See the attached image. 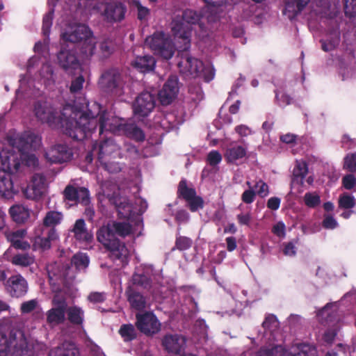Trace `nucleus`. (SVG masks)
Instances as JSON below:
<instances>
[{"instance_id": "f8f14e48", "label": "nucleus", "mask_w": 356, "mask_h": 356, "mask_svg": "<svg viewBox=\"0 0 356 356\" xmlns=\"http://www.w3.org/2000/svg\"><path fill=\"white\" fill-rule=\"evenodd\" d=\"M73 152L70 147L64 144H56L47 150L44 157L51 163H63L72 159Z\"/></svg>"}, {"instance_id": "4be33fe9", "label": "nucleus", "mask_w": 356, "mask_h": 356, "mask_svg": "<svg viewBox=\"0 0 356 356\" xmlns=\"http://www.w3.org/2000/svg\"><path fill=\"white\" fill-rule=\"evenodd\" d=\"M71 232H73L76 240L79 242L90 243L93 239L92 234L88 230L85 220L82 218L75 221Z\"/></svg>"}, {"instance_id": "864d4df0", "label": "nucleus", "mask_w": 356, "mask_h": 356, "mask_svg": "<svg viewBox=\"0 0 356 356\" xmlns=\"http://www.w3.org/2000/svg\"><path fill=\"white\" fill-rule=\"evenodd\" d=\"M202 70L200 72V76H202L206 82L211 81L215 76V69L211 65H204L202 63Z\"/></svg>"}, {"instance_id": "09e8293b", "label": "nucleus", "mask_w": 356, "mask_h": 356, "mask_svg": "<svg viewBox=\"0 0 356 356\" xmlns=\"http://www.w3.org/2000/svg\"><path fill=\"white\" fill-rule=\"evenodd\" d=\"M343 168L352 173L356 172V152L346 155L343 159Z\"/></svg>"}, {"instance_id": "b1692460", "label": "nucleus", "mask_w": 356, "mask_h": 356, "mask_svg": "<svg viewBox=\"0 0 356 356\" xmlns=\"http://www.w3.org/2000/svg\"><path fill=\"white\" fill-rule=\"evenodd\" d=\"M57 57L60 66L65 70L69 69L76 70L79 66L75 54L71 51L61 49Z\"/></svg>"}, {"instance_id": "ea45409f", "label": "nucleus", "mask_w": 356, "mask_h": 356, "mask_svg": "<svg viewBox=\"0 0 356 356\" xmlns=\"http://www.w3.org/2000/svg\"><path fill=\"white\" fill-rule=\"evenodd\" d=\"M90 259L86 253L79 252L74 254L71 264L76 270H85L89 265Z\"/></svg>"}, {"instance_id": "de8ad7c7", "label": "nucleus", "mask_w": 356, "mask_h": 356, "mask_svg": "<svg viewBox=\"0 0 356 356\" xmlns=\"http://www.w3.org/2000/svg\"><path fill=\"white\" fill-rule=\"evenodd\" d=\"M54 8H51L47 13L44 15L42 19V34L45 37H49L50 34L51 27L52 26V21L54 18Z\"/></svg>"}, {"instance_id": "774afa93", "label": "nucleus", "mask_w": 356, "mask_h": 356, "mask_svg": "<svg viewBox=\"0 0 356 356\" xmlns=\"http://www.w3.org/2000/svg\"><path fill=\"white\" fill-rule=\"evenodd\" d=\"M339 38H337L336 41L330 40L327 42L324 40H321L320 42L321 43L322 49L325 52H328L335 49L337 45L339 44Z\"/></svg>"}, {"instance_id": "39448f33", "label": "nucleus", "mask_w": 356, "mask_h": 356, "mask_svg": "<svg viewBox=\"0 0 356 356\" xmlns=\"http://www.w3.org/2000/svg\"><path fill=\"white\" fill-rule=\"evenodd\" d=\"M20 159L17 154L11 152H0V197L5 199L13 197L18 192L13 184L12 174L17 172L20 166Z\"/></svg>"}, {"instance_id": "cd10ccee", "label": "nucleus", "mask_w": 356, "mask_h": 356, "mask_svg": "<svg viewBox=\"0 0 356 356\" xmlns=\"http://www.w3.org/2000/svg\"><path fill=\"white\" fill-rule=\"evenodd\" d=\"M127 300L132 309L137 311H143L146 307V299L140 293L129 288L126 291Z\"/></svg>"}, {"instance_id": "c85d7f7f", "label": "nucleus", "mask_w": 356, "mask_h": 356, "mask_svg": "<svg viewBox=\"0 0 356 356\" xmlns=\"http://www.w3.org/2000/svg\"><path fill=\"white\" fill-rule=\"evenodd\" d=\"M122 133L136 142H143L145 139L144 131L134 123H125Z\"/></svg>"}, {"instance_id": "5701e85b", "label": "nucleus", "mask_w": 356, "mask_h": 356, "mask_svg": "<svg viewBox=\"0 0 356 356\" xmlns=\"http://www.w3.org/2000/svg\"><path fill=\"white\" fill-rule=\"evenodd\" d=\"M49 356H80V351L74 343L64 341L60 346L51 349Z\"/></svg>"}, {"instance_id": "603ef678", "label": "nucleus", "mask_w": 356, "mask_h": 356, "mask_svg": "<svg viewBox=\"0 0 356 356\" xmlns=\"http://www.w3.org/2000/svg\"><path fill=\"white\" fill-rule=\"evenodd\" d=\"M95 43L92 42L90 39H88L86 41H84L81 48V53L83 54L84 58H89L95 54Z\"/></svg>"}, {"instance_id": "1a4fd4ad", "label": "nucleus", "mask_w": 356, "mask_h": 356, "mask_svg": "<svg viewBox=\"0 0 356 356\" xmlns=\"http://www.w3.org/2000/svg\"><path fill=\"white\" fill-rule=\"evenodd\" d=\"M101 15L109 24L122 22L127 13V6L118 0H108L102 3Z\"/></svg>"}, {"instance_id": "0e129e2a", "label": "nucleus", "mask_w": 356, "mask_h": 356, "mask_svg": "<svg viewBox=\"0 0 356 356\" xmlns=\"http://www.w3.org/2000/svg\"><path fill=\"white\" fill-rule=\"evenodd\" d=\"M222 160L221 154L216 150L211 151L207 156V161L210 165L215 166Z\"/></svg>"}, {"instance_id": "20e7f679", "label": "nucleus", "mask_w": 356, "mask_h": 356, "mask_svg": "<svg viewBox=\"0 0 356 356\" xmlns=\"http://www.w3.org/2000/svg\"><path fill=\"white\" fill-rule=\"evenodd\" d=\"M33 347L23 331L11 327L8 334L0 332V356H33Z\"/></svg>"}, {"instance_id": "2eb2a0df", "label": "nucleus", "mask_w": 356, "mask_h": 356, "mask_svg": "<svg viewBox=\"0 0 356 356\" xmlns=\"http://www.w3.org/2000/svg\"><path fill=\"white\" fill-rule=\"evenodd\" d=\"M125 123L123 120L115 116L108 117V113L104 111L99 118V134L102 135L105 131H110L113 134L122 132Z\"/></svg>"}, {"instance_id": "bf43d9fd", "label": "nucleus", "mask_w": 356, "mask_h": 356, "mask_svg": "<svg viewBox=\"0 0 356 356\" xmlns=\"http://www.w3.org/2000/svg\"><path fill=\"white\" fill-rule=\"evenodd\" d=\"M338 333L337 327H332L325 330L323 336V340L327 344H331L334 341Z\"/></svg>"}, {"instance_id": "37998d69", "label": "nucleus", "mask_w": 356, "mask_h": 356, "mask_svg": "<svg viewBox=\"0 0 356 356\" xmlns=\"http://www.w3.org/2000/svg\"><path fill=\"white\" fill-rule=\"evenodd\" d=\"M34 263V257L28 253L17 254L12 257V264L15 266L27 267Z\"/></svg>"}, {"instance_id": "a878e982", "label": "nucleus", "mask_w": 356, "mask_h": 356, "mask_svg": "<svg viewBox=\"0 0 356 356\" xmlns=\"http://www.w3.org/2000/svg\"><path fill=\"white\" fill-rule=\"evenodd\" d=\"M43 233L44 236L35 237L34 245L44 250L51 248V243L58 238V234L55 228L44 229Z\"/></svg>"}, {"instance_id": "a18cd8bd", "label": "nucleus", "mask_w": 356, "mask_h": 356, "mask_svg": "<svg viewBox=\"0 0 356 356\" xmlns=\"http://www.w3.org/2000/svg\"><path fill=\"white\" fill-rule=\"evenodd\" d=\"M287 352L282 346H276L272 348H262L258 356H286Z\"/></svg>"}, {"instance_id": "9d476101", "label": "nucleus", "mask_w": 356, "mask_h": 356, "mask_svg": "<svg viewBox=\"0 0 356 356\" xmlns=\"http://www.w3.org/2000/svg\"><path fill=\"white\" fill-rule=\"evenodd\" d=\"M136 319L137 329L147 336H152L161 330V323L152 312L136 314Z\"/></svg>"}, {"instance_id": "79ce46f5", "label": "nucleus", "mask_w": 356, "mask_h": 356, "mask_svg": "<svg viewBox=\"0 0 356 356\" xmlns=\"http://www.w3.org/2000/svg\"><path fill=\"white\" fill-rule=\"evenodd\" d=\"M193 244V240L185 236L177 234L175 242V246L172 248V251L178 250L183 252L189 250Z\"/></svg>"}, {"instance_id": "6e6552de", "label": "nucleus", "mask_w": 356, "mask_h": 356, "mask_svg": "<svg viewBox=\"0 0 356 356\" xmlns=\"http://www.w3.org/2000/svg\"><path fill=\"white\" fill-rule=\"evenodd\" d=\"M145 42L156 55L165 60L170 59L175 51V44L172 40L163 32H156L151 37L146 38Z\"/></svg>"}, {"instance_id": "c9c22d12", "label": "nucleus", "mask_w": 356, "mask_h": 356, "mask_svg": "<svg viewBox=\"0 0 356 356\" xmlns=\"http://www.w3.org/2000/svg\"><path fill=\"white\" fill-rule=\"evenodd\" d=\"M117 45L114 40L103 39L99 44V53L102 58H107L116 50Z\"/></svg>"}, {"instance_id": "e433bc0d", "label": "nucleus", "mask_w": 356, "mask_h": 356, "mask_svg": "<svg viewBox=\"0 0 356 356\" xmlns=\"http://www.w3.org/2000/svg\"><path fill=\"white\" fill-rule=\"evenodd\" d=\"M63 214L61 212L56 211H48L43 218V225L44 229L54 228L55 226L59 225L63 220Z\"/></svg>"}, {"instance_id": "f3484780", "label": "nucleus", "mask_w": 356, "mask_h": 356, "mask_svg": "<svg viewBox=\"0 0 356 356\" xmlns=\"http://www.w3.org/2000/svg\"><path fill=\"white\" fill-rule=\"evenodd\" d=\"M65 200L74 202L76 204L79 203L83 206H88L90 204V192L85 187H74L68 185L63 191Z\"/></svg>"}, {"instance_id": "423d86ee", "label": "nucleus", "mask_w": 356, "mask_h": 356, "mask_svg": "<svg viewBox=\"0 0 356 356\" xmlns=\"http://www.w3.org/2000/svg\"><path fill=\"white\" fill-rule=\"evenodd\" d=\"M8 143L13 147H15L21 154L20 159H26L29 165H35L38 159L35 154L30 152L35 151L41 145V138L36 134L30 131H24L16 136H8Z\"/></svg>"}, {"instance_id": "a211bd4d", "label": "nucleus", "mask_w": 356, "mask_h": 356, "mask_svg": "<svg viewBox=\"0 0 356 356\" xmlns=\"http://www.w3.org/2000/svg\"><path fill=\"white\" fill-rule=\"evenodd\" d=\"M92 32L88 26L78 24L70 32H65L62 34V38L65 41L72 43H78L90 39Z\"/></svg>"}, {"instance_id": "4d7b16f0", "label": "nucleus", "mask_w": 356, "mask_h": 356, "mask_svg": "<svg viewBox=\"0 0 356 356\" xmlns=\"http://www.w3.org/2000/svg\"><path fill=\"white\" fill-rule=\"evenodd\" d=\"M85 82V79L83 75H79L73 79L70 86V91L71 93L74 94L81 91L83 88V85Z\"/></svg>"}, {"instance_id": "412c9836", "label": "nucleus", "mask_w": 356, "mask_h": 356, "mask_svg": "<svg viewBox=\"0 0 356 356\" xmlns=\"http://www.w3.org/2000/svg\"><path fill=\"white\" fill-rule=\"evenodd\" d=\"M202 18V15L193 10L186 9L183 12L182 19L181 20H174L173 26L172 27V31L173 32V28L177 24L181 23L184 26H188L190 29V37L191 36L192 24H198L200 27L202 29V23L201 19Z\"/></svg>"}, {"instance_id": "393cba45", "label": "nucleus", "mask_w": 356, "mask_h": 356, "mask_svg": "<svg viewBox=\"0 0 356 356\" xmlns=\"http://www.w3.org/2000/svg\"><path fill=\"white\" fill-rule=\"evenodd\" d=\"M310 0H288L285 3L284 14L290 19L295 18L305 8Z\"/></svg>"}, {"instance_id": "c756f323", "label": "nucleus", "mask_w": 356, "mask_h": 356, "mask_svg": "<svg viewBox=\"0 0 356 356\" xmlns=\"http://www.w3.org/2000/svg\"><path fill=\"white\" fill-rule=\"evenodd\" d=\"M308 173V167L305 162L296 161L293 170L292 184L302 186L304 179Z\"/></svg>"}, {"instance_id": "69168bd1", "label": "nucleus", "mask_w": 356, "mask_h": 356, "mask_svg": "<svg viewBox=\"0 0 356 356\" xmlns=\"http://www.w3.org/2000/svg\"><path fill=\"white\" fill-rule=\"evenodd\" d=\"M275 99L279 102L281 106L289 105L292 102V98L286 93H280L277 91L275 92Z\"/></svg>"}, {"instance_id": "6e6d98bb", "label": "nucleus", "mask_w": 356, "mask_h": 356, "mask_svg": "<svg viewBox=\"0 0 356 356\" xmlns=\"http://www.w3.org/2000/svg\"><path fill=\"white\" fill-rule=\"evenodd\" d=\"M187 202L188 208L192 212H195L198 209H202L204 207L203 199L200 196H197L196 195Z\"/></svg>"}, {"instance_id": "13d9d810", "label": "nucleus", "mask_w": 356, "mask_h": 356, "mask_svg": "<svg viewBox=\"0 0 356 356\" xmlns=\"http://www.w3.org/2000/svg\"><path fill=\"white\" fill-rule=\"evenodd\" d=\"M254 188H258L256 193L261 197H265L269 193V187L268 184L261 179H259L256 182Z\"/></svg>"}, {"instance_id": "338daca9", "label": "nucleus", "mask_w": 356, "mask_h": 356, "mask_svg": "<svg viewBox=\"0 0 356 356\" xmlns=\"http://www.w3.org/2000/svg\"><path fill=\"white\" fill-rule=\"evenodd\" d=\"M37 301L35 300H31L26 302H23L21 305V312L23 314H29L31 312H33L36 306H37Z\"/></svg>"}, {"instance_id": "49530a36", "label": "nucleus", "mask_w": 356, "mask_h": 356, "mask_svg": "<svg viewBox=\"0 0 356 356\" xmlns=\"http://www.w3.org/2000/svg\"><path fill=\"white\" fill-rule=\"evenodd\" d=\"M298 352L291 356H316V349L307 343H300L297 347Z\"/></svg>"}, {"instance_id": "5fc2aeb1", "label": "nucleus", "mask_w": 356, "mask_h": 356, "mask_svg": "<svg viewBox=\"0 0 356 356\" xmlns=\"http://www.w3.org/2000/svg\"><path fill=\"white\" fill-rule=\"evenodd\" d=\"M341 184L345 189L353 190L356 186V177L352 172L347 174L342 177Z\"/></svg>"}, {"instance_id": "4468645a", "label": "nucleus", "mask_w": 356, "mask_h": 356, "mask_svg": "<svg viewBox=\"0 0 356 356\" xmlns=\"http://www.w3.org/2000/svg\"><path fill=\"white\" fill-rule=\"evenodd\" d=\"M47 180L45 176L36 173L33 175L31 184L23 191L24 196L30 200H39L46 191Z\"/></svg>"}, {"instance_id": "473e14b6", "label": "nucleus", "mask_w": 356, "mask_h": 356, "mask_svg": "<svg viewBox=\"0 0 356 356\" xmlns=\"http://www.w3.org/2000/svg\"><path fill=\"white\" fill-rule=\"evenodd\" d=\"M68 321L74 325H82L84 321V311L78 306H71L67 309Z\"/></svg>"}, {"instance_id": "6ab92c4d", "label": "nucleus", "mask_w": 356, "mask_h": 356, "mask_svg": "<svg viewBox=\"0 0 356 356\" xmlns=\"http://www.w3.org/2000/svg\"><path fill=\"white\" fill-rule=\"evenodd\" d=\"M120 74L118 70L111 69L104 72L99 80V87L106 92H113L118 86Z\"/></svg>"}, {"instance_id": "2f4dec72", "label": "nucleus", "mask_w": 356, "mask_h": 356, "mask_svg": "<svg viewBox=\"0 0 356 356\" xmlns=\"http://www.w3.org/2000/svg\"><path fill=\"white\" fill-rule=\"evenodd\" d=\"M10 216L17 223H23L29 219L30 216V211L28 208L23 205H14L9 209Z\"/></svg>"}, {"instance_id": "9b49d317", "label": "nucleus", "mask_w": 356, "mask_h": 356, "mask_svg": "<svg viewBox=\"0 0 356 356\" xmlns=\"http://www.w3.org/2000/svg\"><path fill=\"white\" fill-rule=\"evenodd\" d=\"M155 105V97L149 92H143L134 102V114L140 117H147L153 111Z\"/></svg>"}, {"instance_id": "f704fd0d", "label": "nucleus", "mask_w": 356, "mask_h": 356, "mask_svg": "<svg viewBox=\"0 0 356 356\" xmlns=\"http://www.w3.org/2000/svg\"><path fill=\"white\" fill-rule=\"evenodd\" d=\"M108 141L107 140H103L100 143L99 147V156L98 160L100 163V165L106 171H108L109 173H116L121 170V168L120 166L119 163L117 162H104L102 161V154H104L105 153L104 148L107 145Z\"/></svg>"}, {"instance_id": "f03ea898", "label": "nucleus", "mask_w": 356, "mask_h": 356, "mask_svg": "<svg viewBox=\"0 0 356 356\" xmlns=\"http://www.w3.org/2000/svg\"><path fill=\"white\" fill-rule=\"evenodd\" d=\"M86 107L85 112L75 113L74 118L65 120L64 134L74 140L81 141L90 136L99 124L97 117L104 112L96 102H88Z\"/></svg>"}, {"instance_id": "052dcab7", "label": "nucleus", "mask_w": 356, "mask_h": 356, "mask_svg": "<svg viewBox=\"0 0 356 356\" xmlns=\"http://www.w3.org/2000/svg\"><path fill=\"white\" fill-rule=\"evenodd\" d=\"M344 12L350 17L356 15V0H345Z\"/></svg>"}, {"instance_id": "c03bdc74", "label": "nucleus", "mask_w": 356, "mask_h": 356, "mask_svg": "<svg viewBox=\"0 0 356 356\" xmlns=\"http://www.w3.org/2000/svg\"><path fill=\"white\" fill-rule=\"evenodd\" d=\"M355 199L352 195L343 193L340 195L338 200V206L341 209H351L355 207Z\"/></svg>"}, {"instance_id": "4c0bfd02", "label": "nucleus", "mask_w": 356, "mask_h": 356, "mask_svg": "<svg viewBox=\"0 0 356 356\" xmlns=\"http://www.w3.org/2000/svg\"><path fill=\"white\" fill-rule=\"evenodd\" d=\"M246 155V149L242 146L238 145L227 149L225 157L227 163H235L237 160L243 158Z\"/></svg>"}, {"instance_id": "e2e57ef3", "label": "nucleus", "mask_w": 356, "mask_h": 356, "mask_svg": "<svg viewBox=\"0 0 356 356\" xmlns=\"http://www.w3.org/2000/svg\"><path fill=\"white\" fill-rule=\"evenodd\" d=\"M257 196L256 191L253 189L245 190L241 195V200L245 204H252Z\"/></svg>"}, {"instance_id": "72a5a7b5", "label": "nucleus", "mask_w": 356, "mask_h": 356, "mask_svg": "<svg viewBox=\"0 0 356 356\" xmlns=\"http://www.w3.org/2000/svg\"><path fill=\"white\" fill-rule=\"evenodd\" d=\"M66 311L62 308L52 307L47 312V323L51 325H58L63 323L65 321Z\"/></svg>"}, {"instance_id": "0eeeda50", "label": "nucleus", "mask_w": 356, "mask_h": 356, "mask_svg": "<svg viewBox=\"0 0 356 356\" xmlns=\"http://www.w3.org/2000/svg\"><path fill=\"white\" fill-rule=\"evenodd\" d=\"M34 113L35 117L42 123H47L53 129L61 128L64 133L65 120L70 118H65L63 114H60L47 102L38 101L34 105Z\"/></svg>"}, {"instance_id": "8fccbe9b", "label": "nucleus", "mask_w": 356, "mask_h": 356, "mask_svg": "<svg viewBox=\"0 0 356 356\" xmlns=\"http://www.w3.org/2000/svg\"><path fill=\"white\" fill-rule=\"evenodd\" d=\"M303 199L305 204L309 208H315L321 203L320 196L315 193H306Z\"/></svg>"}, {"instance_id": "dca6fc26", "label": "nucleus", "mask_w": 356, "mask_h": 356, "mask_svg": "<svg viewBox=\"0 0 356 356\" xmlns=\"http://www.w3.org/2000/svg\"><path fill=\"white\" fill-rule=\"evenodd\" d=\"M6 289L13 298H21L26 295L28 291V283L21 275H12L5 284Z\"/></svg>"}, {"instance_id": "7ed1b4c3", "label": "nucleus", "mask_w": 356, "mask_h": 356, "mask_svg": "<svg viewBox=\"0 0 356 356\" xmlns=\"http://www.w3.org/2000/svg\"><path fill=\"white\" fill-rule=\"evenodd\" d=\"M173 34L179 43L178 55L179 60L177 67L180 73L185 76L197 77L202 68V61L189 55L188 50L191 47L190 29L181 23L177 24L173 28Z\"/></svg>"}, {"instance_id": "680f3d73", "label": "nucleus", "mask_w": 356, "mask_h": 356, "mask_svg": "<svg viewBox=\"0 0 356 356\" xmlns=\"http://www.w3.org/2000/svg\"><path fill=\"white\" fill-rule=\"evenodd\" d=\"M115 207L119 214H121L124 218L128 217L131 213V206L126 201L115 203Z\"/></svg>"}, {"instance_id": "58836bf2", "label": "nucleus", "mask_w": 356, "mask_h": 356, "mask_svg": "<svg viewBox=\"0 0 356 356\" xmlns=\"http://www.w3.org/2000/svg\"><path fill=\"white\" fill-rule=\"evenodd\" d=\"M196 195V191L193 188H189L187 186V181L185 179H181L177 188V197L182 198L186 202L191 198L194 197Z\"/></svg>"}, {"instance_id": "a19ab883", "label": "nucleus", "mask_w": 356, "mask_h": 356, "mask_svg": "<svg viewBox=\"0 0 356 356\" xmlns=\"http://www.w3.org/2000/svg\"><path fill=\"white\" fill-rule=\"evenodd\" d=\"M124 341H131L137 337V333L132 324H122L118 331Z\"/></svg>"}, {"instance_id": "ddd939ff", "label": "nucleus", "mask_w": 356, "mask_h": 356, "mask_svg": "<svg viewBox=\"0 0 356 356\" xmlns=\"http://www.w3.org/2000/svg\"><path fill=\"white\" fill-rule=\"evenodd\" d=\"M179 89L178 77L175 75L170 76L158 93L161 104L164 106L170 104L177 97Z\"/></svg>"}, {"instance_id": "3c124183", "label": "nucleus", "mask_w": 356, "mask_h": 356, "mask_svg": "<svg viewBox=\"0 0 356 356\" xmlns=\"http://www.w3.org/2000/svg\"><path fill=\"white\" fill-rule=\"evenodd\" d=\"M278 326L279 322L276 316L271 314H268L262 323V327L270 332L275 330Z\"/></svg>"}, {"instance_id": "7c9ffc66", "label": "nucleus", "mask_w": 356, "mask_h": 356, "mask_svg": "<svg viewBox=\"0 0 356 356\" xmlns=\"http://www.w3.org/2000/svg\"><path fill=\"white\" fill-rule=\"evenodd\" d=\"M132 284L134 286L150 291L152 279L149 273L143 270L138 271L132 275Z\"/></svg>"}, {"instance_id": "bb28decb", "label": "nucleus", "mask_w": 356, "mask_h": 356, "mask_svg": "<svg viewBox=\"0 0 356 356\" xmlns=\"http://www.w3.org/2000/svg\"><path fill=\"white\" fill-rule=\"evenodd\" d=\"M156 65V60L152 56L145 55L143 56H137L132 63L134 67L140 72L145 73L154 70Z\"/></svg>"}, {"instance_id": "f257e3e1", "label": "nucleus", "mask_w": 356, "mask_h": 356, "mask_svg": "<svg viewBox=\"0 0 356 356\" xmlns=\"http://www.w3.org/2000/svg\"><path fill=\"white\" fill-rule=\"evenodd\" d=\"M133 232L132 225L127 222L113 221L102 226L97 232V241L109 252V257L124 262L128 255L129 250L124 242L120 241L116 236L122 238L129 236Z\"/></svg>"}, {"instance_id": "aec40b11", "label": "nucleus", "mask_w": 356, "mask_h": 356, "mask_svg": "<svg viewBox=\"0 0 356 356\" xmlns=\"http://www.w3.org/2000/svg\"><path fill=\"white\" fill-rule=\"evenodd\" d=\"M185 338L179 334H167L162 340V345L168 353L179 354L184 349Z\"/></svg>"}]
</instances>
